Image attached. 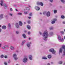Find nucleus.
I'll list each match as a JSON object with an SVG mask.
<instances>
[{
	"mask_svg": "<svg viewBox=\"0 0 65 65\" xmlns=\"http://www.w3.org/2000/svg\"><path fill=\"white\" fill-rule=\"evenodd\" d=\"M43 36L45 38H47L48 36V34L47 33V31H45L44 33L43 34Z\"/></svg>",
	"mask_w": 65,
	"mask_h": 65,
	"instance_id": "f257e3e1",
	"label": "nucleus"
},
{
	"mask_svg": "<svg viewBox=\"0 0 65 65\" xmlns=\"http://www.w3.org/2000/svg\"><path fill=\"white\" fill-rule=\"evenodd\" d=\"M62 47L63 49H64V51L63 52V54L62 55L63 57H64L65 56V45H63L62 46Z\"/></svg>",
	"mask_w": 65,
	"mask_h": 65,
	"instance_id": "f03ea898",
	"label": "nucleus"
},
{
	"mask_svg": "<svg viewBox=\"0 0 65 65\" xmlns=\"http://www.w3.org/2000/svg\"><path fill=\"white\" fill-rule=\"evenodd\" d=\"M49 51L50 52H51L52 54H55L56 53V51L53 49H51Z\"/></svg>",
	"mask_w": 65,
	"mask_h": 65,
	"instance_id": "7ed1b4c3",
	"label": "nucleus"
},
{
	"mask_svg": "<svg viewBox=\"0 0 65 65\" xmlns=\"http://www.w3.org/2000/svg\"><path fill=\"white\" fill-rule=\"evenodd\" d=\"M37 5H40L42 6L43 5V4L42 2L39 3V2H38L37 3Z\"/></svg>",
	"mask_w": 65,
	"mask_h": 65,
	"instance_id": "20e7f679",
	"label": "nucleus"
},
{
	"mask_svg": "<svg viewBox=\"0 0 65 65\" xmlns=\"http://www.w3.org/2000/svg\"><path fill=\"white\" fill-rule=\"evenodd\" d=\"M13 57H14V58L15 59V60H17L18 59V58H17V55L15 54H14L13 56Z\"/></svg>",
	"mask_w": 65,
	"mask_h": 65,
	"instance_id": "39448f33",
	"label": "nucleus"
},
{
	"mask_svg": "<svg viewBox=\"0 0 65 65\" xmlns=\"http://www.w3.org/2000/svg\"><path fill=\"white\" fill-rule=\"evenodd\" d=\"M23 61L24 63H26V62H27V58H24L23 59Z\"/></svg>",
	"mask_w": 65,
	"mask_h": 65,
	"instance_id": "423d86ee",
	"label": "nucleus"
},
{
	"mask_svg": "<svg viewBox=\"0 0 65 65\" xmlns=\"http://www.w3.org/2000/svg\"><path fill=\"white\" fill-rule=\"evenodd\" d=\"M46 15L47 17H49L50 16V12L48 11V12L46 14Z\"/></svg>",
	"mask_w": 65,
	"mask_h": 65,
	"instance_id": "0eeeda50",
	"label": "nucleus"
},
{
	"mask_svg": "<svg viewBox=\"0 0 65 65\" xmlns=\"http://www.w3.org/2000/svg\"><path fill=\"white\" fill-rule=\"evenodd\" d=\"M16 27L17 28H18L19 27V24L18 23H16L15 25Z\"/></svg>",
	"mask_w": 65,
	"mask_h": 65,
	"instance_id": "6e6552de",
	"label": "nucleus"
},
{
	"mask_svg": "<svg viewBox=\"0 0 65 65\" xmlns=\"http://www.w3.org/2000/svg\"><path fill=\"white\" fill-rule=\"evenodd\" d=\"M35 9L37 10H39L40 9V8L38 7H35Z\"/></svg>",
	"mask_w": 65,
	"mask_h": 65,
	"instance_id": "1a4fd4ad",
	"label": "nucleus"
},
{
	"mask_svg": "<svg viewBox=\"0 0 65 65\" xmlns=\"http://www.w3.org/2000/svg\"><path fill=\"white\" fill-rule=\"evenodd\" d=\"M19 25H20V26H22V25H23V23H22V21H20L19 22Z\"/></svg>",
	"mask_w": 65,
	"mask_h": 65,
	"instance_id": "9d476101",
	"label": "nucleus"
},
{
	"mask_svg": "<svg viewBox=\"0 0 65 65\" xmlns=\"http://www.w3.org/2000/svg\"><path fill=\"white\" fill-rule=\"evenodd\" d=\"M54 21H53L52 22V24H54V23H55V21H57V19H54Z\"/></svg>",
	"mask_w": 65,
	"mask_h": 65,
	"instance_id": "9b49d317",
	"label": "nucleus"
},
{
	"mask_svg": "<svg viewBox=\"0 0 65 65\" xmlns=\"http://www.w3.org/2000/svg\"><path fill=\"white\" fill-rule=\"evenodd\" d=\"M29 58L30 60H32V56L31 55H29Z\"/></svg>",
	"mask_w": 65,
	"mask_h": 65,
	"instance_id": "f8f14e48",
	"label": "nucleus"
},
{
	"mask_svg": "<svg viewBox=\"0 0 65 65\" xmlns=\"http://www.w3.org/2000/svg\"><path fill=\"white\" fill-rule=\"evenodd\" d=\"M62 52H63L62 49V48H60L59 50V54H61V53H62Z\"/></svg>",
	"mask_w": 65,
	"mask_h": 65,
	"instance_id": "ddd939ff",
	"label": "nucleus"
},
{
	"mask_svg": "<svg viewBox=\"0 0 65 65\" xmlns=\"http://www.w3.org/2000/svg\"><path fill=\"white\" fill-rule=\"evenodd\" d=\"M2 29H4V30H5L6 29V26H2Z\"/></svg>",
	"mask_w": 65,
	"mask_h": 65,
	"instance_id": "4468645a",
	"label": "nucleus"
},
{
	"mask_svg": "<svg viewBox=\"0 0 65 65\" xmlns=\"http://www.w3.org/2000/svg\"><path fill=\"white\" fill-rule=\"evenodd\" d=\"M22 36H23V37H24V38H26V35L25 34H23Z\"/></svg>",
	"mask_w": 65,
	"mask_h": 65,
	"instance_id": "2eb2a0df",
	"label": "nucleus"
},
{
	"mask_svg": "<svg viewBox=\"0 0 65 65\" xmlns=\"http://www.w3.org/2000/svg\"><path fill=\"white\" fill-rule=\"evenodd\" d=\"M27 28H28V29H29H29H31V27H30V26H29V25H28L27 26Z\"/></svg>",
	"mask_w": 65,
	"mask_h": 65,
	"instance_id": "dca6fc26",
	"label": "nucleus"
},
{
	"mask_svg": "<svg viewBox=\"0 0 65 65\" xmlns=\"http://www.w3.org/2000/svg\"><path fill=\"white\" fill-rule=\"evenodd\" d=\"M48 58V59H51L52 58V56L51 55H49L47 56Z\"/></svg>",
	"mask_w": 65,
	"mask_h": 65,
	"instance_id": "f3484780",
	"label": "nucleus"
},
{
	"mask_svg": "<svg viewBox=\"0 0 65 65\" xmlns=\"http://www.w3.org/2000/svg\"><path fill=\"white\" fill-rule=\"evenodd\" d=\"M1 3H0V4H1V6H3V5H2V4H3V1L2 0V1H1Z\"/></svg>",
	"mask_w": 65,
	"mask_h": 65,
	"instance_id": "a211bd4d",
	"label": "nucleus"
},
{
	"mask_svg": "<svg viewBox=\"0 0 65 65\" xmlns=\"http://www.w3.org/2000/svg\"><path fill=\"white\" fill-rule=\"evenodd\" d=\"M8 46V45H7L5 46L4 47H3L2 48L3 49H4L6 47H7Z\"/></svg>",
	"mask_w": 65,
	"mask_h": 65,
	"instance_id": "6ab92c4d",
	"label": "nucleus"
},
{
	"mask_svg": "<svg viewBox=\"0 0 65 65\" xmlns=\"http://www.w3.org/2000/svg\"><path fill=\"white\" fill-rule=\"evenodd\" d=\"M4 6V8H5V9H6V8H7V6H6V4H5Z\"/></svg>",
	"mask_w": 65,
	"mask_h": 65,
	"instance_id": "aec40b11",
	"label": "nucleus"
},
{
	"mask_svg": "<svg viewBox=\"0 0 65 65\" xmlns=\"http://www.w3.org/2000/svg\"><path fill=\"white\" fill-rule=\"evenodd\" d=\"M58 39L59 40H61V37L60 36H58Z\"/></svg>",
	"mask_w": 65,
	"mask_h": 65,
	"instance_id": "412c9836",
	"label": "nucleus"
},
{
	"mask_svg": "<svg viewBox=\"0 0 65 65\" xmlns=\"http://www.w3.org/2000/svg\"><path fill=\"white\" fill-rule=\"evenodd\" d=\"M26 42V41L25 40H24V41L22 42V45H23L25 43V42Z\"/></svg>",
	"mask_w": 65,
	"mask_h": 65,
	"instance_id": "4be33fe9",
	"label": "nucleus"
},
{
	"mask_svg": "<svg viewBox=\"0 0 65 65\" xmlns=\"http://www.w3.org/2000/svg\"><path fill=\"white\" fill-rule=\"evenodd\" d=\"M42 59H44L45 60H46V59H47V58L45 57H43L42 58Z\"/></svg>",
	"mask_w": 65,
	"mask_h": 65,
	"instance_id": "5701e85b",
	"label": "nucleus"
},
{
	"mask_svg": "<svg viewBox=\"0 0 65 65\" xmlns=\"http://www.w3.org/2000/svg\"><path fill=\"white\" fill-rule=\"evenodd\" d=\"M11 49L12 50H14V48L12 46H11Z\"/></svg>",
	"mask_w": 65,
	"mask_h": 65,
	"instance_id": "b1692460",
	"label": "nucleus"
},
{
	"mask_svg": "<svg viewBox=\"0 0 65 65\" xmlns=\"http://www.w3.org/2000/svg\"><path fill=\"white\" fill-rule=\"evenodd\" d=\"M61 19H64L65 18V17L63 15H61Z\"/></svg>",
	"mask_w": 65,
	"mask_h": 65,
	"instance_id": "393cba45",
	"label": "nucleus"
},
{
	"mask_svg": "<svg viewBox=\"0 0 65 65\" xmlns=\"http://www.w3.org/2000/svg\"><path fill=\"white\" fill-rule=\"evenodd\" d=\"M60 33L62 34H64V32L63 31H60Z\"/></svg>",
	"mask_w": 65,
	"mask_h": 65,
	"instance_id": "a878e982",
	"label": "nucleus"
},
{
	"mask_svg": "<svg viewBox=\"0 0 65 65\" xmlns=\"http://www.w3.org/2000/svg\"><path fill=\"white\" fill-rule=\"evenodd\" d=\"M61 1L63 3H65V1L64 0H61Z\"/></svg>",
	"mask_w": 65,
	"mask_h": 65,
	"instance_id": "bb28decb",
	"label": "nucleus"
},
{
	"mask_svg": "<svg viewBox=\"0 0 65 65\" xmlns=\"http://www.w3.org/2000/svg\"><path fill=\"white\" fill-rule=\"evenodd\" d=\"M3 15V14H2L0 15V18H3V17L2 16Z\"/></svg>",
	"mask_w": 65,
	"mask_h": 65,
	"instance_id": "cd10ccee",
	"label": "nucleus"
},
{
	"mask_svg": "<svg viewBox=\"0 0 65 65\" xmlns=\"http://www.w3.org/2000/svg\"><path fill=\"white\" fill-rule=\"evenodd\" d=\"M54 13H57V10H54Z\"/></svg>",
	"mask_w": 65,
	"mask_h": 65,
	"instance_id": "c85d7f7f",
	"label": "nucleus"
},
{
	"mask_svg": "<svg viewBox=\"0 0 65 65\" xmlns=\"http://www.w3.org/2000/svg\"><path fill=\"white\" fill-rule=\"evenodd\" d=\"M27 46H28V47H30V44H27Z\"/></svg>",
	"mask_w": 65,
	"mask_h": 65,
	"instance_id": "c756f323",
	"label": "nucleus"
},
{
	"mask_svg": "<svg viewBox=\"0 0 65 65\" xmlns=\"http://www.w3.org/2000/svg\"><path fill=\"white\" fill-rule=\"evenodd\" d=\"M1 58H3V57H4V56H3V55H1Z\"/></svg>",
	"mask_w": 65,
	"mask_h": 65,
	"instance_id": "7c9ffc66",
	"label": "nucleus"
},
{
	"mask_svg": "<svg viewBox=\"0 0 65 65\" xmlns=\"http://www.w3.org/2000/svg\"><path fill=\"white\" fill-rule=\"evenodd\" d=\"M26 10H30L29 8L28 7H26Z\"/></svg>",
	"mask_w": 65,
	"mask_h": 65,
	"instance_id": "2f4dec72",
	"label": "nucleus"
},
{
	"mask_svg": "<svg viewBox=\"0 0 65 65\" xmlns=\"http://www.w3.org/2000/svg\"><path fill=\"white\" fill-rule=\"evenodd\" d=\"M32 13H30L29 14L30 16H32Z\"/></svg>",
	"mask_w": 65,
	"mask_h": 65,
	"instance_id": "473e14b6",
	"label": "nucleus"
},
{
	"mask_svg": "<svg viewBox=\"0 0 65 65\" xmlns=\"http://www.w3.org/2000/svg\"><path fill=\"white\" fill-rule=\"evenodd\" d=\"M59 63L60 64H62V61H60L59 62Z\"/></svg>",
	"mask_w": 65,
	"mask_h": 65,
	"instance_id": "72a5a7b5",
	"label": "nucleus"
},
{
	"mask_svg": "<svg viewBox=\"0 0 65 65\" xmlns=\"http://www.w3.org/2000/svg\"><path fill=\"white\" fill-rule=\"evenodd\" d=\"M61 41H64V39H63V38H62L61 40H61H60Z\"/></svg>",
	"mask_w": 65,
	"mask_h": 65,
	"instance_id": "f704fd0d",
	"label": "nucleus"
},
{
	"mask_svg": "<svg viewBox=\"0 0 65 65\" xmlns=\"http://www.w3.org/2000/svg\"><path fill=\"white\" fill-rule=\"evenodd\" d=\"M27 22H28V23L30 24V20L28 21Z\"/></svg>",
	"mask_w": 65,
	"mask_h": 65,
	"instance_id": "c9c22d12",
	"label": "nucleus"
},
{
	"mask_svg": "<svg viewBox=\"0 0 65 65\" xmlns=\"http://www.w3.org/2000/svg\"><path fill=\"white\" fill-rule=\"evenodd\" d=\"M53 28L52 27H51L50 28V30H53Z\"/></svg>",
	"mask_w": 65,
	"mask_h": 65,
	"instance_id": "e433bc0d",
	"label": "nucleus"
},
{
	"mask_svg": "<svg viewBox=\"0 0 65 65\" xmlns=\"http://www.w3.org/2000/svg\"><path fill=\"white\" fill-rule=\"evenodd\" d=\"M21 14H22L21 13H19L18 14V15H21Z\"/></svg>",
	"mask_w": 65,
	"mask_h": 65,
	"instance_id": "4c0bfd02",
	"label": "nucleus"
},
{
	"mask_svg": "<svg viewBox=\"0 0 65 65\" xmlns=\"http://www.w3.org/2000/svg\"><path fill=\"white\" fill-rule=\"evenodd\" d=\"M24 14H27V12H24Z\"/></svg>",
	"mask_w": 65,
	"mask_h": 65,
	"instance_id": "58836bf2",
	"label": "nucleus"
},
{
	"mask_svg": "<svg viewBox=\"0 0 65 65\" xmlns=\"http://www.w3.org/2000/svg\"><path fill=\"white\" fill-rule=\"evenodd\" d=\"M11 26H10V24H8V27H10Z\"/></svg>",
	"mask_w": 65,
	"mask_h": 65,
	"instance_id": "ea45409f",
	"label": "nucleus"
},
{
	"mask_svg": "<svg viewBox=\"0 0 65 65\" xmlns=\"http://www.w3.org/2000/svg\"><path fill=\"white\" fill-rule=\"evenodd\" d=\"M4 64L5 65H7V63L6 62H4Z\"/></svg>",
	"mask_w": 65,
	"mask_h": 65,
	"instance_id": "a19ab883",
	"label": "nucleus"
},
{
	"mask_svg": "<svg viewBox=\"0 0 65 65\" xmlns=\"http://www.w3.org/2000/svg\"><path fill=\"white\" fill-rule=\"evenodd\" d=\"M16 33L17 34H19V31H16Z\"/></svg>",
	"mask_w": 65,
	"mask_h": 65,
	"instance_id": "79ce46f5",
	"label": "nucleus"
},
{
	"mask_svg": "<svg viewBox=\"0 0 65 65\" xmlns=\"http://www.w3.org/2000/svg\"><path fill=\"white\" fill-rule=\"evenodd\" d=\"M28 35H30V31L28 32Z\"/></svg>",
	"mask_w": 65,
	"mask_h": 65,
	"instance_id": "37998d69",
	"label": "nucleus"
},
{
	"mask_svg": "<svg viewBox=\"0 0 65 65\" xmlns=\"http://www.w3.org/2000/svg\"><path fill=\"white\" fill-rule=\"evenodd\" d=\"M50 2H53V0H50Z\"/></svg>",
	"mask_w": 65,
	"mask_h": 65,
	"instance_id": "c03bdc74",
	"label": "nucleus"
},
{
	"mask_svg": "<svg viewBox=\"0 0 65 65\" xmlns=\"http://www.w3.org/2000/svg\"><path fill=\"white\" fill-rule=\"evenodd\" d=\"M10 11H12V8H10Z\"/></svg>",
	"mask_w": 65,
	"mask_h": 65,
	"instance_id": "a18cd8bd",
	"label": "nucleus"
},
{
	"mask_svg": "<svg viewBox=\"0 0 65 65\" xmlns=\"http://www.w3.org/2000/svg\"><path fill=\"white\" fill-rule=\"evenodd\" d=\"M63 24H65V21H63L62 22Z\"/></svg>",
	"mask_w": 65,
	"mask_h": 65,
	"instance_id": "49530a36",
	"label": "nucleus"
},
{
	"mask_svg": "<svg viewBox=\"0 0 65 65\" xmlns=\"http://www.w3.org/2000/svg\"><path fill=\"white\" fill-rule=\"evenodd\" d=\"M9 15H10L11 16H12V14H11V13H10Z\"/></svg>",
	"mask_w": 65,
	"mask_h": 65,
	"instance_id": "de8ad7c7",
	"label": "nucleus"
},
{
	"mask_svg": "<svg viewBox=\"0 0 65 65\" xmlns=\"http://www.w3.org/2000/svg\"><path fill=\"white\" fill-rule=\"evenodd\" d=\"M50 34H51V35H52V34H53V32H51L50 33Z\"/></svg>",
	"mask_w": 65,
	"mask_h": 65,
	"instance_id": "09e8293b",
	"label": "nucleus"
},
{
	"mask_svg": "<svg viewBox=\"0 0 65 65\" xmlns=\"http://www.w3.org/2000/svg\"><path fill=\"white\" fill-rule=\"evenodd\" d=\"M5 58H7V56H5Z\"/></svg>",
	"mask_w": 65,
	"mask_h": 65,
	"instance_id": "8fccbe9b",
	"label": "nucleus"
},
{
	"mask_svg": "<svg viewBox=\"0 0 65 65\" xmlns=\"http://www.w3.org/2000/svg\"><path fill=\"white\" fill-rule=\"evenodd\" d=\"M39 34L40 35H41V32H39Z\"/></svg>",
	"mask_w": 65,
	"mask_h": 65,
	"instance_id": "3c124183",
	"label": "nucleus"
},
{
	"mask_svg": "<svg viewBox=\"0 0 65 65\" xmlns=\"http://www.w3.org/2000/svg\"><path fill=\"white\" fill-rule=\"evenodd\" d=\"M10 60H9V61H8V63H10Z\"/></svg>",
	"mask_w": 65,
	"mask_h": 65,
	"instance_id": "603ef678",
	"label": "nucleus"
},
{
	"mask_svg": "<svg viewBox=\"0 0 65 65\" xmlns=\"http://www.w3.org/2000/svg\"><path fill=\"white\" fill-rule=\"evenodd\" d=\"M47 65H50V63H48Z\"/></svg>",
	"mask_w": 65,
	"mask_h": 65,
	"instance_id": "864d4df0",
	"label": "nucleus"
},
{
	"mask_svg": "<svg viewBox=\"0 0 65 65\" xmlns=\"http://www.w3.org/2000/svg\"><path fill=\"white\" fill-rule=\"evenodd\" d=\"M28 19H31V17H28Z\"/></svg>",
	"mask_w": 65,
	"mask_h": 65,
	"instance_id": "5fc2aeb1",
	"label": "nucleus"
},
{
	"mask_svg": "<svg viewBox=\"0 0 65 65\" xmlns=\"http://www.w3.org/2000/svg\"><path fill=\"white\" fill-rule=\"evenodd\" d=\"M26 22H24V25H25V24H26Z\"/></svg>",
	"mask_w": 65,
	"mask_h": 65,
	"instance_id": "6e6d98bb",
	"label": "nucleus"
},
{
	"mask_svg": "<svg viewBox=\"0 0 65 65\" xmlns=\"http://www.w3.org/2000/svg\"><path fill=\"white\" fill-rule=\"evenodd\" d=\"M28 7H31V6H30V5H28Z\"/></svg>",
	"mask_w": 65,
	"mask_h": 65,
	"instance_id": "4d7b16f0",
	"label": "nucleus"
},
{
	"mask_svg": "<svg viewBox=\"0 0 65 65\" xmlns=\"http://www.w3.org/2000/svg\"><path fill=\"white\" fill-rule=\"evenodd\" d=\"M29 40H30V39H31V38H29Z\"/></svg>",
	"mask_w": 65,
	"mask_h": 65,
	"instance_id": "13d9d810",
	"label": "nucleus"
},
{
	"mask_svg": "<svg viewBox=\"0 0 65 65\" xmlns=\"http://www.w3.org/2000/svg\"><path fill=\"white\" fill-rule=\"evenodd\" d=\"M45 13V12H44L43 13V14H44V13Z\"/></svg>",
	"mask_w": 65,
	"mask_h": 65,
	"instance_id": "bf43d9fd",
	"label": "nucleus"
},
{
	"mask_svg": "<svg viewBox=\"0 0 65 65\" xmlns=\"http://www.w3.org/2000/svg\"><path fill=\"white\" fill-rule=\"evenodd\" d=\"M51 64H53V62H51Z\"/></svg>",
	"mask_w": 65,
	"mask_h": 65,
	"instance_id": "052dcab7",
	"label": "nucleus"
},
{
	"mask_svg": "<svg viewBox=\"0 0 65 65\" xmlns=\"http://www.w3.org/2000/svg\"><path fill=\"white\" fill-rule=\"evenodd\" d=\"M1 29L0 28V32H1Z\"/></svg>",
	"mask_w": 65,
	"mask_h": 65,
	"instance_id": "680f3d73",
	"label": "nucleus"
},
{
	"mask_svg": "<svg viewBox=\"0 0 65 65\" xmlns=\"http://www.w3.org/2000/svg\"><path fill=\"white\" fill-rule=\"evenodd\" d=\"M64 39H65V36H64Z\"/></svg>",
	"mask_w": 65,
	"mask_h": 65,
	"instance_id": "e2e57ef3",
	"label": "nucleus"
},
{
	"mask_svg": "<svg viewBox=\"0 0 65 65\" xmlns=\"http://www.w3.org/2000/svg\"><path fill=\"white\" fill-rule=\"evenodd\" d=\"M15 10L16 11H18V10H17V9H15Z\"/></svg>",
	"mask_w": 65,
	"mask_h": 65,
	"instance_id": "0e129e2a",
	"label": "nucleus"
},
{
	"mask_svg": "<svg viewBox=\"0 0 65 65\" xmlns=\"http://www.w3.org/2000/svg\"><path fill=\"white\" fill-rule=\"evenodd\" d=\"M29 44H31V42H30L29 43Z\"/></svg>",
	"mask_w": 65,
	"mask_h": 65,
	"instance_id": "69168bd1",
	"label": "nucleus"
},
{
	"mask_svg": "<svg viewBox=\"0 0 65 65\" xmlns=\"http://www.w3.org/2000/svg\"><path fill=\"white\" fill-rule=\"evenodd\" d=\"M40 14H42L41 13H40Z\"/></svg>",
	"mask_w": 65,
	"mask_h": 65,
	"instance_id": "338daca9",
	"label": "nucleus"
},
{
	"mask_svg": "<svg viewBox=\"0 0 65 65\" xmlns=\"http://www.w3.org/2000/svg\"><path fill=\"white\" fill-rule=\"evenodd\" d=\"M16 65H19V64H16Z\"/></svg>",
	"mask_w": 65,
	"mask_h": 65,
	"instance_id": "774afa93",
	"label": "nucleus"
}]
</instances>
